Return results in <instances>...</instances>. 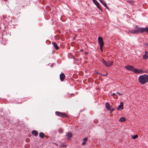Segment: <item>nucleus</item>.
I'll use <instances>...</instances> for the list:
<instances>
[{
	"mask_svg": "<svg viewBox=\"0 0 148 148\" xmlns=\"http://www.w3.org/2000/svg\"><path fill=\"white\" fill-rule=\"evenodd\" d=\"M145 32H146L148 34V27L144 28L136 26L135 28L132 30L129 31L128 32L129 33L133 34L142 33Z\"/></svg>",
	"mask_w": 148,
	"mask_h": 148,
	"instance_id": "f257e3e1",
	"label": "nucleus"
},
{
	"mask_svg": "<svg viewBox=\"0 0 148 148\" xmlns=\"http://www.w3.org/2000/svg\"><path fill=\"white\" fill-rule=\"evenodd\" d=\"M148 75L146 74L140 75L138 80L140 83L142 84H144L147 82Z\"/></svg>",
	"mask_w": 148,
	"mask_h": 148,
	"instance_id": "f03ea898",
	"label": "nucleus"
},
{
	"mask_svg": "<svg viewBox=\"0 0 148 148\" xmlns=\"http://www.w3.org/2000/svg\"><path fill=\"white\" fill-rule=\"evenodd\" d=\"M125 68L127 70L133 71L136 73H140L138 72L137 69H135L133 66L130 65H128L125 66Z\"/></svg>",
	"mask_w": 148,
	"mask_h": 148,
	"instance_id": "7ed1b4c3",
	"label": "nucleus"
},
{
	"mask_svg": "<svg viewBox=\"0 0 148 148\" xmlns=\"http://www.w3.org/2000/svg\"><path fill=\"white\" fill-rule=\"evenodd\" d=\"M101 62L106 66L108 67L111 66L113 65V61L108 60L106 62L103 59H102Z\"/></svg>",
	"mask_w": 148,
	"mask_h": 148,
	"instance_id": "20e7f679",
	"label": "nucleus"
},
{
	"mask_svg": "<svg viewBox=\"0 0 148 148\" xmlns=\"http://www.w3.org/2000/svg\"><path fill=\"white\" fill-rule=\"evenodd\" d=\"M56 114L57 115L60 117H67L68 116L67 115H66L65 113L60 112H56Z\"/></svg>",
	"mask_w": 148,
	"mask_h": 148,
	"instance_id": "39448f33",
	"label": "nucleus"
},
{
	"mask_svg": "<svg viewBox=\"0 0 148 148\" xmlns=\"http://www.w3.org/2000/svg\"><path fill=\"white\" fill-rule=\"evenodd\" d=\"M98 42L101 47H103L104 45V42L103 38L101 37H99L98 38Z\"/></svg>",
	"mask_w": 148,
	"mask_h": 148,
	"instance_id": "423d86ee",
	"label": "nucleus"
},
{
	"mask_svg": "<svg viewBox=\"0 0 148 148\" xmlns=\"http://www.w3.org/2000/svg\"><path fill=\"white\" fill-rule=\"evenodd\" d=\"M92 1L95 4L97 8L99 9H101V7L99 3L96 0H92Z\"/></svg>",
	"mask_w": 148,
	"mask_h": 148,
	"instance_id": "0eeeda50",
	"label": "nucleus"
},
{
	"mask_svg": "<svg viewBox=\"0 0 148 148\" xmlns=\"http://www.w3.org/2000/svg\"><path fill=\"white\" fill-rule=\"evenodd\" d=\"M60 78L61 81H63L64 80L65 77V76L63 73H61L60 75Z\"/></svg>",
	"mask_w": 148,
	"mask_h": 148,
	"instance_id": "6e6552de",
	"label": "nucleus"
},
{
	"mask_svg": "<svg viewBox=\"0 0 148 148\" xmlns=\"http://www.w3.org/2000/svg\"><path fill=\"white\" fill-rule=\"evenodd\" d=\"M123 103L121 102L120 103V105L118 106L117 108V109L119 110L120 109H123Z\"/></svg>",
	"mask_w": 148,
	"mask_h": 148,
	"instance_id": "1a4fd4ad",
	"label": "nucleus"
},
{
	"mask_svg": "<svg viewBox=\"0 0 148 148\" xmlns=\"http://www.w3.org/2000/svg\"><path fill=\"white\" fill-rule=\"evenodd\" d=\"M100 2L107 9H109V8L107 6V4L104 2V1L102 0H99Z\"/></svg>",
	"mask_w": 148,
	"mask_h": 148,
	"instance_id": "9d476101",
	"label": "nucleus"
},
{
	"mask_svg": "<svg viewBox=\"0 0 148 148\" xmlns=\"http://www.w3.org/2000/svg\"><path fill=\"white\" fill-rule=\"evenodd\" d=\"M52 44L53 45V47L55 48L56 50H58L59 49L56 43L52 42Z\"/></svg>",
	"mask_w": 148,
	"mask_h": 148,
	"instance_id": "9b49d317",
	"label": "nucleus"
},
{
	"mask_svg": "<svg viewBox=\"0 0 148 148\" xmlns=\"http://www.w3.org/2000/svg\"><path fill=\"white\" fill-rule=\"evenodd\" d=\"M32 134L34 135V136H36L38 135V132L36 130H33L32 132Z\"/></svg>",
	"mask_w": 148,
	"mask_h": 148,
	"instance_id": "f8f14e48",
	"label": "nucleus"
},
{
	"mask_svg": "<svg viewBox=\"0 0 148 148\" xmlns=\"http://www.w3.org/2000/svg\"><path fill=\"white\" fill-rule=\"evenodd\" d=\"M39 136L40 138H43L44 137L45 134L44 133L41 132L39 133Z\"/></svg>",
	"mask_w": 148,
	"mask_h": 148,
	"instance_id": "ddd939ff",
	"label": "nucleus"
},
{
	"mask_svg": "<svg viewBox=\"0 0 148 148\" xmlns=\"http://www.w3.org/2000/svg\"><path fill=\"white\" fill-rule=\"evenodd\" d=\"M66 135L68 137L70 138L72 137V134L71 132L67 133Z\"/></svg>",
	"mask_w": 148,
	"mask_h": 148,
	"instance_id": "4468645a",
	"label": "nucleus"
},
{
	"mask_svg": "<svg viewBox=\"0 0 148 148\" xmlns=\"http://www.w3.org/2000/svg\"><path fill=\"white\" fill-rule=\"evenodd\" d=\"M106 107V108L108 110H110V104L108 103H106L105 104Z\"/></svg>",
	"mask_w": 148,
	"mask_h": 148,
	"instance_id": "2eb2a0df",
	"label": "nucleus"
},
{
	"mask_svg": "<svg viewBox=\"0 0 148 148\" xmlns=\"http://www.w3.org/2000/svg\"><path fill=\"white\" fill-rule=\"evenodd\" d=\"M126 121V118L124 117H121L119 119V121L121 122H124Z\"/></svg>",
	"mask_w": 148,
	"mask_h": 148,
	"instance_id": "dca6fc26",
	"label": "nucleus"
},
{
	"mask_svg": "<svg viewBox=\"0 0 148 148\" xmlns=\"http://www.w3.org/2000/svg\"><path fill=\"white\" fill-rule=\"evenodd\" d=\"M143 58L145 59H147L148 58V54H145L143 56Z\"/></svg>",
	"mask_w": 148,
	"mask_h": 148,
	"instance_id": "f3484780",
	"label": "nucleus"
},
{
	"mask_svg": "<svg viewBox=\"0 0 148 148\" xmlns=\"http://www.w3.org/2000/svg\"><path fill=\"white\" fill-rule=\"evenodd\" d=\"M112 95L113 97L115 99H117L118 98L117 95L115 93H113L112 94Z\"/></svg>",
	"mask_w": 148,
	"mask_h": 148,
	"instance_id": "a211bd4d",
	"label": "nucleus"
},
{
	"mask_svg": "<svg viewBox=\"0 0 148 148\" xmlns=\"http://www.w3.org/2000/svg\"><path fill=\"white\" fill-rule=\"evenodd\" d=\"M66 147V145L64 144L60 145L59 146V147L60 148Z\"/></svg>",
	"mask_w": 148,
	"mask_h": 148,
	"instance_id": "6ab92c4d",
	"label": "nucleus"
},
{
	"mask_svg": "<svg viewBox=\"0 0 148 148\" xmlns=\"http://www.w3.org/2000/svg\"><path fill=\"white\" fill-rule=\"evenodd\" d=\"M138 137V135L137 134H136L135 135H134L132 137V138L134 139H135L136 138H137Z\"/></svg>",
	"mask_w": 148,
	"mask_h": 148,
	"instance_id": "aec40b11",
	"label": "nucleus"
},
{
	"mask_svg": "<svg viewBox=\"0 0 148 148\" xmlns=\"http://www.w3.org/2000/svg\"><path fill=\"white\" fill-rule=\"evenodd\" d=\"M127 1L131 4H132L134 3L133 1L132 0Z\"/></svg>",
	"mask_w": 148,
	"mask_h": 148,
	"instance_id": "412c9836",
	"label": "nucleus"
},
{
	"mask_svg": "<svg viewBox=\"0 0 148 148\" xmlns=\"http://www.w3.org/2000/svg\"><path fill=\"white\" fill-rule=\"evenodd\" d=\"M110 110V112H112V111H113L114 110V109L113 108H112L111 109L110 108V110Z\"/></svg>",
	"mask_w": 148,
	"mask_h": 148,
	"instance_id": "4be33fe9",
	"label": "nucleus"
},
{
	"mask_svg": "<svg viewBox=\"0 0 148 148\" xmlns=\"http://www.w3.org/2000/svg\"><path fill=\"white\" fill-rule=\"evenodd\" d=\"M88 140V138L87 137H86L84 138L83 140L84 141H86Z\"/></svg>",
	"mask_w": 148,
	"mask_h": 148,
	"instance_id": "5701e85b",
	"label": "nucleus"
},
{
	"mask_svg": "<svg viewBox=\"0 0 148 148\" xmlns=\"http://www.w3.org/2000/svg\"><path fill=\"white\" fill-rule=\"evenodd\" d=\"M117 94L120 96H122L123 95V94H122V93L119 92H117Z\"/></svg>",
	"mask_w": 148,
	"mask_h": 148,
	"instance_id": "b1692460",
	"label": "nucleus"
},
{
	"mask_svg": "<svg viewBox=\"0 0 148 148\" xmlns=\"http://www.w3.org/2000/svg\"><path fill=\"white\" fill-rule=\"evenodd\" d=\"M103 47H101V46H100V49L102 52L103 51V49H102Z\"/></svg>",
	"mask_w": 148,
	"mask_h": 148,
	"instance_id": "393cba45",
	"label": "nucleus"
},
{
	"mask_svg": "<svg viewBox=\"0 0 148 148\" xmlns=\"http://www.w3.org/2000/svg\"><path fill=\"white\" fill-rule=\"evenodd\" d=\"M63 131V130L62 129H60V132L61 133H62V132Z\"/></svg>",
	"mask_w": 148,
	"mask_h": 148,
	"instance_id": "a878e982",
	"label": "nucleus"
},
{
	"mask_svg": "<svg viewBox=\"0 0 148 148\" xmlns=\"http://www.w3.org/2000/svg\"><path fill=\"white\" fill-rule=\"evenodd\" d=\"M86 144V143L85 142H83L82 143V145H85Z\"/></svg>",
	"mask_w": 148,
	"mask_h": 148,
	"instance_id": "bb28decb",
	"label": "nucleus"
},
{
	"mask_svg": "<svg viewBox=\"0 0 148 148\" xmlns=\"http://www.w3.org/2000/svg\"><path fill=\"white\" fill-rule=\"evenodd\" d=\"M145 54H148V52L147 51H145Z\"/></svg>",
	"mask_w": 148,
	"mask_h": 148,
	"instance_id": "cd10ccee",
	"label": "nucleus"
},
{
	"mask_svg": "<svg viewBox=\"0 0 148 148\" xmlns=\"http://www.w3.org/2000/svg\"><path fill=\"white\" fill-rule=\"evenodd\" d=\"M28 140H29V139L27 138V139H26V141H27H27H28Z\"/></svg>",
	"mask_w": 148,
	"mask_h": 148,
	"instance_id": "c85d7f7f",
	"label": "nucleus"
},
{
	"mask_svg": "<svg viewBox=\"0 0 148 148\" xmlns=\"http://www.w3.org/2000/svg\"><path fill=\"white\" fill-rule=\"evenodd\" d=\"M107 75V74H104V75H103V76H106Z\"/></svg>",
	"mask_w": 148,
	"mask_h": 148,
	"instance_id": "c756f323",
	"label": "nucleus"
},
{
	"mask_svg": "<svg viewBox=\"0 0 148 148\" xmlns=\"http://www.w3.org/2000/svg\"><path fill=\"white\" fill-rule=\"evenodd\" d=\"M147 47H148V44H147Z\"/></svg>",
	"mask_w": 148,
	"mask_h": 148,
	"instance_id": "7c9ffc66",
	"label": "nucleus"
},
{
	"mask_svg": "<svg viewBox=\"0 0 148 148\" xmlns=\"http://www.w3.org/2000/svg\"><path fill=\"white\" fill-rule=\"evenodd\" d=\"M81 51H83V50H81Z\"/></svg>",
	"mask_w": 148,
	"mask_h": 148,
	"instance_id": "2f4dec72",
	"label": "nucleus"
},
{
	"mask_svg": "<svg viewBox=\"0 0 148 148\" xmlns=\"http://www.w3.org/2000/svg\"><path fill=\"white\" fill-rule=\"evenodd\" d=\"M95 121H96L95 120V121H94V122H95V123H96V122H95Z\"/></svg>",
	"mask_w": 148,
	"mask_h": 148,
	"instance_id": "473e14b6",
	"label": "nucleus"
}]
</instances>
